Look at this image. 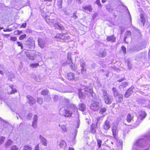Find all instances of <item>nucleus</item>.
<instances>
[{
  "label": "nucleus",
  "instance_id": "1",
  "mask_svg": "<svg viewBox=\"0 0 150 150\" xmlns=\"http://www.w3.org/2000/svg\"><path fill=\"white\" fill-rule=\"evenodd\" d=\"M148 140H150V135H146L144 138L138 140L134 145L132 150H149L146 145Z\"/></svg>",
  "mask_w": 150,
  "mask_h": 150
},
{
  "label": "nucleus",
  "instance_id": "2",
  "mask_svg": "<svg viewBox=\"0 0 150 150\" xmlns=\"http://www.w3.org/2000/svg\"><path fill=\"white\" fill-rule=\"evenodd\" d=\"M77 110V109L74 104H71L67 108L63 107L60 109V114L65 117L71 116L73 112Z\"/></svg>",
  "mask_w": 150,
  "mask_h": 150
},
{
  "label": "nucleus",
  "instance_id": "3",
  "mask_svg": "<svg viewBox=\"0 0 150 150\" xmlns=\"http://www.w3.org/2000/svg\"><path fill=\"white\" fill-rule=\"evenodd\" d=\"M95 94L91 88L86 87L85 88L80 89L79 91V96L80 98L85 97L86 95L93 97Z\"/></svg>",
  "mask_w": 150,
  "mask_h": 150
},
{
  "label": "nucleus",
  "instance_id": "4",
  "mask_svg": "<svg viewBox=\"0 0 150 150\" xmlns=\"http://www.w3.org/2000/svg\"><path fill=\"white\" fill-rule=\"evenodd\" d=\"M112 131L113 136L115 139L117 149L119 150H122V142L118 141L117 139V132L116 127L115 126L112 127Z\"/></svg>",
  "mask_w": 150,
  "mask_h": 150
},
{
  "label": "nucleus",
  "instance_id": "5",
  "mask_svg": "<svg viewBox=\"0 0 150 150\" xmlns=\"http://www.w3.org/2000/svg\"><path fill=\"white\" fill-rule=\"evenodd\" d=\"M55 89L59 92L63 93H68L69 91L68 90L67 87L64 86L62 84L59 83L54 88Z\"/></svg>",
  "mask_w": 150,
  "mask_h": 150
},
{
  "label": "nucleus",
  "instance_id": "6",
  "mask_svg": "<svg viewBox=\"0 0 150 150\" xmlns=\"http://www.w3.org/2000/svg\"><path fill=\"white\" fill-rule=\"evenodd\" d=\"M71 53L69 52L67 54V63L69 64L72 69L74 70L75 69V65L72 62V61L71 59Z\"/></svg>",
  "mask_w": 150,
  "mask_h": 150
},
{
  "label": "nucleus",
  "instance_id": "7",
  "mask_svg": "<svg viewBox=\"0 0 150 150\" xmlns=\"http://www.w3.org/2000/svg\"><path fill=\"white\" fill-rule=\"evenodd\" d=\"M53 23L55 29H57L59 30H63L64 29V28L63 26L61 25H59L57 23V22L56 19L55 18L51 19V22Z\"/></svg>",
  "mask_w": 150,
  "mask_h": 150
},
{
  "label": "nucleus",
  "instance_id": "8",
  "mask_svg": "<svg viewBox=\"0 0 150 150\" xmlns=\"http://www.w3.org/2000/svg\"><path fill=\"white\" fill-rule=\"evenodd\" d=\"M101 106L98 103L93 101L91 103L90 108L92 110L96 111L99 109Z\"/></svg>",
  "mask_w": 150,
  "mask_h": 150
},
{
  "label": "nucleus",
  "instance_id": "9",
  "mask_svg": "<svg viewBox=\"0 0 150 150\" xmlns=\"http://www.w3.org/2000/svg\"><path fill=\"white\" fill-rule=\"evenodd\" d=\"M100 118V117H97L96 119V122H93L91 126V131L93 134L95 133L96 132V128L97 127V124Z\"/></svg>",
  "mask_w": 150,
  "mask_h": 150
},
{
  "label": "nucleus",
  "instance_id": "10",
  "mask_svg": "<svg viewBox=\"0 0 150 150\" xmlns=\"http://www.w3.org/2000/svg\"><path fill=\"white\" fill-rule=\"evenodd\" d=\"M27 98V102L30 105H32L35 103V100L32 96L30 95H27L26 96Z\"/></svg>",
  "mask_w": 150,
  "mask_h": 150
},
{
  "label": "nucleus",
  "instance_id": "11",
  "mask_svg": "<svg viewBox=\"0 0 150 150\" xmlns=\"http://www.w3.org/2000/svg\"><path fill=\"white\" fill-rule=\"evenodd\" d=\"M8 106L13 111L15 112L17 114H18L17 112L18 108L16 104L13 103H10L8 105Z\"/></svg>",
  "mask_w": 150,
  "mask_h": 150
},
{
  "label": "nucleus",
  "instance_id": "12",
  "mask_svg": "<svg viewBox=\"0 0 150 150\" xmlns=\"http://www.w3.org/2000/svg\"><path fill=\"white\" fill-rule=\"evenodd\" d=\"M67 78L69 80L74 79L75 80H79L78 78L75 77L74 74L72 72L67 73Z\"/></svg>",
  "mask_w": 150,
  "mask_h": 150
},
{
  "label": "nucleus",
  "instance_id": "13",
  "mask_svg": "<svg viewBox=\"0 0 150 150\" xmlns=\"http://www.w3.org/2000/svg\"><path fill=\"white\" fill-rule=\"evenodd\" d=\"M38 41L39 46L42 48L45 47V42L44 40L42 38H38Z\"/></svg>",
  "mask_w": 150,
  "mask_h": 150
},
{
  "label": "nucleus",
  "instance_id": "14",
  "mask_svg": "<svg viewBox=\"0 0 150 150\" xmlns=\"http://www.w3.org/2000/svg\"><path fill=\"white\" fill-rule=\"evenodd\" d=\"M105 103L107 104H110L113 101V98L111 96L109 95L104 98Z\"/></svg>",
  "mask_w": 150,
  "mask_h": 150
},
{
  "label": "nucleus",
  "instance_id": "15",
  "mask_svg": "<svg viewBox=\"0 0 150 150\" xmlns=\"http://www.w3.org/2000/svg\"><path fill=\"white\" fill-rule=\"evenodd\" d=\"M146 113L144 111L141 110L139 113L138 118L141 120H143L146 116Z\"/></svg>",
  "mask_w": 150,
  "mask_h": 150
},
{
  "label": "nucleus",
  "instance_id": "16",
  "mask_svg": "<svg viewBox=\"0 0 150 150\" xmlns=\"http://www.w3.org/2000/svg\"><path fill=\"white\" fill-rule=\"evenodd\" d=\"M134 87L132 86L130 87L126 92L125 95V97L126 98H128L129 96L132 93V90L134 89Z\"/></svg>",
  "mask_w": 150,
  "mask_h": 150
},
{
  "label": "nucleus",
  "instance_id": "17",
  "mask_svg": "<svg viewBox=\"0 0 150 150\" xmlns=\"http://www.w3.org/2000/svg\"><path fill=\"white\" fill-rule=\"evenodd\" d=\"M8 89V94H13L17 92L16 89L14 88L13 85H10Z\"/></svg>",
  "mask_w": 150,
  "mask_h": 150
},
{
  "label": "nucleus",
  "instance_id": "18",
  "mask_svg": "<svg viewBox=\"0 0 150 150\" xmlns=\"http://www.w3.org/2000/svg\"><path fill=\"white\" fill-rule=\"evenodd\" d=\"M114 96L117 102H120L122 100L123 96L121 94L118 93Z\"/></svg>",
  "mask_w": 150,
  "mask_h": 150
},
{
  "label": "nucleus",
  "instance_id": "19",
  "mask_svg": "<svg viewBox=\"0 0 150 150\" xmlns=\"http://www.w3.org/2000/svg\"><path fill=\"white\" fill-rule=\"evenodd\" d=\"M107 55V51L105 50H104L103 51L100 52L98 55L99 57L101 58H103Z\"/></svg>",
  "mask_w": 150,
  "mask_h": 150
},
{
  "label": "nucleus",
  "instance_id": "20",
  "mask_svg": "<svg viewBox=\"0 0 150 150\" xmlns=\"http://www.w3.org/2000/svg\"><path fill=\"white\" fill-rule=\"evenodd\" d=\"M110 127V124L109 122L107 120L105 121L103 126V129L105 130H108Z\"/></svg>",
  "mask_w": 150,
  "mask_h": 150
},
{
  "label": "nucleus",
  "instance_id": "21",
  "mask_svg": "<svg viewBox=\"0 0 150 150\" xmlns=\"http://www.w3.org/2000/svg\"><path fill=\"white\" fill-rule=\"evenodd\" d=\"M39 139H40V141L45 146H47V142L45 138L43 136L40 135L39 136Z\"/></svg>",
  "mask_w": 150,
  "mask_h": 150
},
{
  "label": "nucleus",
  "instance_id": "22",
  "mask_svg": "<svg viewBox=\"0 0 150 150\" xmlns=\"http://www.w3.org/2000/svg\"><path fill=\"white\" fill-rule=\"evenodd\" d=\"M131 35V32L129 31H127L125 34V37L124 38V41L125 42L128 43V42L126 41V39L129 37Z\"/></svg>",
  "mask_w": 150,
  "mask_h": 150
},
{
  "label": "nucleus",
  "instance_id": "23",
  "mask_svg": "<svg viewBox=\"0 0 150 150\" xmlns=\"http://www.w3.org/2000/svg\"><path fill=\"white\" fill-rule=\"evenodd\" d=\"M59 126L60 127L62 133L66 132L67 131V127L64 125H59Z\"/></svg>",
  "mask_w": 150,
  "mask_h": 150
},
{
  "label": "nucleus",
  "instance_id": "24",
  "mask_svg": "<svg viewBox=\"0 0 150 150\" xmlns=\"http://www.w3.org/2000/svg\"><path fill=\"white\" fill-rule=\"evenodd\" d=\"M65 35L63 34L59 33L57 34L54 38L61 39H65Z\"/></svg>",
  "mask_w": 150,
  "mask_h": 150
},
{
  "label": "nucleus",
  "instance_id": "25",
  "mask_svg": "<svg viewBox=\"0 0 150 150\" xmlns=\"http://www.w3.org/2000/svg\"><path fill=\"white\" fill-rule=\"evenodd\" d=\"M83 9L85 11L91 12L92 11V8L90 5L85 6L83 7Z\"/></svg>",
  "mask_w": 150,
  "mask_h": 150
},
{
  "label": "nucleus",
  "instance_id": "26",
  "mask_svg": "<svg viewBox=\"0 0 150 150\" xmlns=\"http://www.w3.org/2000/svg\"><path fill=\"white\" fill-rule=\"evenodd\" d=\"M79 110L81 111H84L86 109V106L84 104L81 103L79 105Z\"/></svg>",
  "mask_w": 150,
  "mask_h": 150
},
{
  "label": "nucleus",
  "instance_id": "27",
  "mask_svg": "<svg viewBox=\"0 0 150 150\" xmlns=\"http://www.w3.org/2000/svg\"><path fill=\"white\" fill-rule=\"evenodd\" d=\"M139 20L142 23V24L144 26L145 23V19L144 18V16L143 14H140V18L139 19Z\"/></svg>",
  "mask_w": 150,
  "mask_h": 150
},
{
  "label": "nucleus",
  "instance_id": "28",
  "mask_svg": "<svg viewBox=\"0 0 150 150\" xmlns=\"http://www.w3.org/2000/svg\"><path fill=\"white\" fill-rule=\"evenodd\" d=\"M107 40L111 42H115V38L114 35H112L107 37Z\"/></svg>",
  "mask_w": 150,
  "mask_h": 150
},
{
  "label": "nucleus",
  "instance_id": "29",
  "mask_svg": "<svg viewBox=\"0 0 150 150\" xmlns=\"http://www.w3.org/2000/svg\"><path fill=\"white\" fill-rule=\"evenodd\" d=\"M133 117V115H132L130 114H128L126 118L127 122L129 123L132 120Z\"/></svg>",
  "mask_w": 150,
  "mask_h": 150
},
{
  "label": "nucleus",
  "instance_id": "30",
  "mask_svg": "<svg viewBox=\"0 0 150 150\" xmlns=\"http://www.w3.org/2000/svg\"><path fill=\"white\" fill-rule=\"evenodd\" d=\"M13 142L10 140H8L5 143V147L6 148H8L12 144Z\"/></svg>",
  "mask_w": 150,
  "mask_h": 150
},
{
  "label": "nucleus",
  "instance_id": "31",
  "mask_svg": "<svg viewBox=\"0 0 150 150\" xmlns=\"http://www.w3.org/2000/svg\"><path fill=\"white\" fill-rule=\"evenodd\" d=\"M63 0H57V5L58 8H61L62 7V3Z\"/></svg>",
  "mask_w": 150,
  "mask_h": 150
},
{
  "label": "nucleus",
  "instance_id": "32",
  "mask_svg": "<svg viewBox=\"0 0 150 150\" xmlns=\"http://www.w3.org/2000/svg\"><path fill=\"white\" fill-rule=\"evenodd\" d=\"M43 102V99L42 98H38L37 99V102L39 104H42Z\"/></svg>",
  "mask_w": 150,
  "mask_h": 150
},
{
  "label": "nucleus",
  "instance_id": "33",
  "mask_svg": "<svg viewBox=\"0 0 150 150\" xmlns=\"http://www.w3.org/2000/svg\"><path fill=\"white\" fill-rule=\"evenodd\" d=\"M97 146L99 148H100L101 145V143L102 142V141L99 139H97Z\"/></svg>",
  "mask_w": 150,
  "mask_h": 150
},
{
  "label": "nucleus",
  "instance_id": "34",
  "mask_svg": "<svg viewBox=\"0 0 150 150\" xmlns=\"http://www.w3.org/2000/svg\"><path fill=\"white\" fill-rule=\"evenodd\" d=\"M140 119H139L138 117V120L135 122H134V124L136 126H138L139 124L142 121Z\"/></svg>",
  "mask_w": 150,
  "mask_h": 150
},
{
  "label": "nucleus",
  "instance_id": "35",
  "mask_svg": "<svg viewBox=\"0 0 150 150\" xmlns=\"http://www.w3.org/2000/svg\"><path fill=\"white\" fill-rule=\"evenodd\" d=\"M32 148L30 146L25 145L24 146L23 150H31Z\"/></svg>",
  "mask_w": 150,
  "mask_h": 150
},
{
  "label": "nucleus",
  "instance_id": "36",
  "mask_svg": "<svg viewBox=\"0 0 150 150\" xmlns=\"http://www.w3.org/2000/svg\"><path fill=\"white\" fill-rule=\"evenodd\" d=\"M30 44H28L29 45V47L33 48L34 47L35 42L34 41H30Z\"/></svg>",
  "mask_w": 150,
  "mask_h": 150
},
{
  "label": "nucleus",
  "instance_id": "37",
  "mask_svg": "<svg viewBox=\"0 0 150 150\" xmlns=\"http://www.w3.org/2000/svg\"><path fill=\"white\" fill-rule=\"evenodd\" d=\"M48 93V91L47 90H44L42 91L41 94L43 95H47Z\"/></svg>",
  "mask_w": 150,
  "mask_h": 150
},
{
  "label": "nucleus",
  "instance_id": "38",
  "mask_svg": "<svg viewBox=\"0 0 150 150\" xmlns=\"http://www.w3.org/2000/svg\"><path fill=\"white\" fill-rule=\"evenodd\" d=\"M18 147L16 145H13L11 146L10 150H18Z\"/></svg>",
  "mask_w": 150,
  "mask_h": 150
},
{
  "label": "nucleus",
  "instance_id": "39",
  "mask_svg": "<svg viewBox=\"0 0 150 150\" xmlns=\"http://www.w3.org/2000/svg\"><path fill=\"white\" fill-rule=\"evenodd\" d=\"M39 66V65L38 63L32 64H30V67L33 68Z\"/></svg>",
  "mask_w": 150,
  "mask_h": 150
},
{
  "label": "nucleus",
  "instance_id": "40",
  "mask_svg": "<svg viewBox=\"0 0 150 150\" xmlns=\"http://www.w3.org/2000/svg\"><path fill=\"white\" fill-rule=\"evenodd\" d=\"M27 35L26 34H23L21 35L19 37V39L20 40H21L26 38Z\"/></svg>",
  "mask_w": 150,
  "mask_h": 150
},
{
  "label": "nucleus",
  "instance_id": "41",
  "mask_svg": "<svg viewBox=\"0 0 150 150\" xmlns=\"http://www.w3.org/2000/svg\"><path fill=\"white\" fill-rule=\"evenodd\" d=\"M112 90L113 92L114 96L119 93L115 88L113 87L112 88Z\"/></svg>",
  "mask_w": 150,
  "mask_h": 150
},
{
  "label": "nucleus",
  "instance_id": "42",
  "mask_svg": "<svg viewBox=\"0 0 150 150\" xmlns=\"http://www.w3.org/2000/svg\"><path fill=\"white\" fill-rule=\"evenodd\" d=\"M51 19H52V18H49V17L48 16L46 17L45 18V20L46 22L47 23L49 24L50 22H51Z\"/></svg>",
  "mask_w": 150,
  "mask_h": 150
},
{
  "label": "nucleus",
  "instance_id": "43",
  "mask_svg": "<svg viewBox=\"0 0 150 150\" xmlns=\"http://www.w3.org/2000/svg\"><path fill=\"white\" fill-rule=\"evenodd\" d=\"M22 31L17 30L15 31L14 34L15 35H19L22 33Z\"/></svg>",
  "mask_w": 150,
  "mask_h": 150
},
{
  "label": "nucleus",
  "instance_id": "44",
  "mask_svg": "<svg viewBox=\"0 0 150 150\" xmlns=\"http://www.w3.org/2000/svg\"><path fill=\"white\" fill-rule=\"evenodd\" d=\"M103 93L104 96V98L107 96L109 95H108L107 92V91L105 90H103Z\"/></svg>",
  "mask_w": 150,
  "mask_h": 150
},
{
  "label": "nucleus",
  "instance_id": "45",
  "mask_svg": "<svg viewBox=\"0 0 150 150\" xmlns=\"http://www.w3.org/2000/svg\"><path fill=\"white\" fill-rule=\"evenodd\" d=\"M95 2L99 8H101V5L100 0H96Z\"/></svg>",
  "mask_w": 150,
  "mask_h": 150
},
{
  "label": "nucleus",
  "instance_id": "46",
  "mask_svg": "<svg viewBox=\"0 0 150 150\" xmlns=\"http://www.w3.org/2000/svg\"><path fill=\"white\" fill-rule=\"evenodd\" d=\"M38 120V116L36 115H34L33 117V122H37Z\"/></svg>",
  "mask_w": 150,
  "mask_h": 150
},
{
  "label": "nucleus",
  "instance_id": "47",
  "mask_svg": "<svg viewBox=\"0 0 150 150\" xmlns=\"http://www.w3.org/2000/svg\"><path fill=\"white\" fill-rule=\"evenodd\" d=\"M77 12L76 11H74L73 13V15L72 17V18H73L74 19H76L77 17L76 16Z\"/></svg>",
  "mask_w": 150,
  "mask_h": 150
},
{
  "label": "nucleus",
  "instance_id": "48",
  "mask_svg": "<svg viewBox=\"0 0 150 150\" xmlns=\"http://www.w3.org/2000/svg\"><path fill=\"white\" fill-rule=\"evenodd\" d=\"M5 139V138L3 137H1L0 139V144H2L3 143Z\"/></svg>",
  "mask_w": 150,
  "mask_h": 150
},
{
  "label": "nucleus",
  "instance_id": "49",
  "mask_svg": "<svg viewBox=\"0 0 150 150\" xmlns=\"http://www.w3.org/2000/svg\"><path fill=\"white\" fill-rule=\"evenodd\" d=\"M122 50L123 51L124 54L126 53V48L124 46H122L121 47Z\"/></svg>",
  "mask_w": 150,
  "mask_h": 150
},
{
  "label": "nucleus",
  "instance_id": "50",
  "mask_svg": "<svg viewBox=\"0 0 150 150\" xmlns=\"http://www.w3.org/2000/svg\"><path fill=\"white\" fill-rule=\"evenodd\" d=\"M127 84L126 82H124L122 83H121L120 85V86H122L123 87H125L127 86Z\"/></svg>",
  "mask_w": 150,
  "mask_h": 150
},
{
  "label": "nucleus",
  "instance_id": "51",
  "mask_svg": "<svg viewBox=\"0 0 150 150\" xmlns=\"http://www.w3.org/2000/svg\"><path fill=\"white\" fill-rule=\"evenodd\" d=\"M37 122H33L32 126L34 128H36L37 127Z\"/></svg>",
  "mask_w": 150,
  "mask_h": 150
},
{
  "label": "nucleus",
  "instance_id": "52",
  "mask_svg": "<svg viewBox=\"0 0 150 150\" xmlns=\"http://www.w3.org/2000/svg\"><path fill=\"white\" fill-rule=\"evenodd\" d=\"M107 10L108 12H112L113 10V8L110 7L107 8Z\"/></svg>",
  "mask_w": 150,
  "mask_h": 150
},
{
  "label": "nucleus",
  "instance_id": "53",
  "mask_svg": "<svg viewBox=\"0 0 150 150\" xmlns=\"http://www.w3.org/2000/svg\"><path fill=\"white\" fill-rule=\"evenodd\" d=\"M52 98H53L54 101H56L58 99V96L57 95H54L52 96Z\"/></svg>",
  "mask_w": 150,
  "mask_h": 150
},
{
  "label": "nucleus",
  "instance_id": "54",
  "mask_svg": "<svg viewBox=\"0 0 150 150\" xmlns=\"http://www.w3.org/2000/svg\"><path fill=\"white\" fill-rule=\"evenodd\" d=\"M65 143V141H60V143H59V146L61 147H62L63 146V145Z\"/></svg>",
  "mask_w": 150,
  "mask_h": 150
},
{
  "label": "nucleus",
  "instance_id": "55",
  "mask_svg": "<svg viewBox=\"0 0 150 150\" xmlns=\"http://www.w3.org/2000/svg\"><path fill=\"white\" fill-rule=\"evenodd\" d=\"M86 70L84 67H82L81 69V72L83 74H84L86 72Z\"/></svg>",
  "mask_w": 150,
  "mask_h": 150
},
{
  "label": "nucleus",
  "instance_id": "56",
  "mask_svg": "<svg viewBox=\"0 0 150 150\" xmlns=\"http://www.w3.org/2000/svg\"><path fill=\"white\" fill-rule=\"evenodd\" d=\"M32 113H29L27 116V118L28 119H30L32 117Z\"/></svg>",
  "mask_w": 150,
  "mask_h": 150
},
{
  "label": "nucleus",
  "instance_id": "57",
  "mask_svg": "<svg viewBox=\"0 0 150 150\" xmlns=\"http://www.w3.org/2000/svg\"><path fill=\"white\" fill-rule=\"evenodd\" d=\"M81 66V68L84 67L85 63L84 61H82L80 63Z\"/></svg>",
  "mask_w": 150,
  "mask_h": 150
},
{
  "label": "nucleus",
  "instance_id": "58",
  "mask_svg": "<svg viewBox=\"0 0 150 150\" xmlns=\"http://www.w3.org/2000/svg\"><path fill=\"white\" fill-rule=\"evenodd\" d=\"M17 43L18 44V46H20L21 47V49H22L23 48L22 44L19 42H18Z\"/></svg>",
  "mask_w": 150,
  "mask_h": 150
},
{
  "label": "nucleus",
  "instance_id": "59",
  "mask_svg": "<svg viewBox=\"0 0 150 150\" xmlns=\"http://www.w3.org/2000/svg\"><path fill=\"white\" fill-rule=\"evenodd\" d=\"M106 110V109L105 108H103L101 109L100 111L101 112H104Z\"/></svg>",
  "mask_w": 150,
  "mask_h": 150
},
{
  "label": "nucleus",
  "instance_id": "60",
  "mask_svg": "<svg viewBox=\"0 0 150 150\" xmlns=\"http://www.w3.org/2000/svg\"><path fill=\"white\" fill-rule=\"evenodd\" d=\"M10 39L11 40L13 41H15L17 40V38L16 37H11L10 38Z\"/></svg>",
  "mask_w": 150,
  "mask_h": 150
},
{
  "label": "nucleus",
  "instance_id": "61",
  "mask_svg": "<svg viewBox=\"0 0 150 150\" xmlns=\"http://www.w3.org/2000/svg\"><path fill=\"white\" fill-rule=\"evenodd\" d=\"M76 127L78 128H79L80 124V122H79V120H78L77 122H76Z\"/></svg>",
  "mask_w": 150,
  "mask_h": 150
},
{
  "label": "nucleus",
  "instance_id": "62",
  "mask_svg": "<svg viewBox=\"0 0 150 150\" xmlns=\"http://www.w3.org/2000/svg\"><path fill=\"white\" fill-rule=\"evenodd\" d=\"M142 49V48H138L137 47H135L134 48V51H139L140 50H141Z\"/></svg>",
  "mask_w": 150,
  "mask_h": 150
},
{
  "label": "nucleus",
  "instance_id": "63",
  "mask_svg": "<svg viewBox=\"0 0 150 150\" xmlns=\"http://www.w3.org/2000/svg\"><path fill=\"white\" fill-rule=\"evenodd\" d=\"M27 56L29 58V59H30L33 60L34 59V58L32 56H30L29 55H27Z\"/></svg>",
  "mask_w": 150,
  "mask_h": 150
},
{
  "label": "nucleus",
  "instance_id": "64",
  "mask_svg": "<svg viewBox=\"0 0 150 150\" xmlns=\"http://www.w3.org/2000/svg\"><path fill=\"white\" fill-rule=\"evenodd\" d=\"M26 26V23H24L21 25V27L23 28H25Z\"/></svg>",
  "mask_w": 150,
  "mask_h": 150
}]
</instances>
